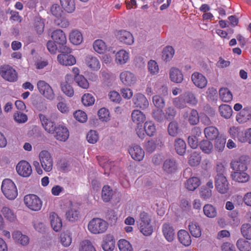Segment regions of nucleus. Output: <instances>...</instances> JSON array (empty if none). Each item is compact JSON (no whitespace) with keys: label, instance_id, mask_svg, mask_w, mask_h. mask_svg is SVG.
Returning a JSON list of instances; mask_svg holds the SVG:
<instances>
[{"label":"nucleus","instance_id":"864d4df0","mask_svg":"<svg viewBox=\"0 0 251 251\" xmlns=\"http://www.w3.org/2000/svg\"><path fill=\"white\" fill-rule=\"evenodd\" d=\"M236 245L240 251H251L250 243L243 239H239L237 242Z\"/></svg>","mask_w":251,"mask_h":251},{"label":"nucleus","instance_id":"774afa93","mask_svg":"<svg viewBox=\"0 0 251 251\" xmlns=\"http://www.w3.org/2000/svg\"><path fill=\"white\" fill-rule=\"evenodd\" d=\"M94 97L90 94H85L81 98L82 103L85 106H90L93 105L95 102Z\"/></svg>","mask_w":251,"mask_h":251},{"label":"nucleus","instance_id":"1a4fd4ad","mask_svg":"<svg viewBox=\"0 0 251 251\" xmlns=\"http://www.w3.org/2000/svg\"><path fill=\"white\" fill-rule=\"evenodd\" d=\"M133 103L135 107L145 110L149 105V101L146 97L142 94H135L132 99Z\"/></svg>","mask_w":251,"mask_h":251},{"label":"nucleus","instance_id":"c9c22d12","mask_svg":"<svg viewBox=\"0 0 251 251\" xmlns=\"http://www.w3.org/2000/svg\"><path fill=\"white\" fill-rule=\"evenodd\" d=\"M113 191L108 185H105L103 187L101 191V199L105 202H109L112 198Z\"/></svg>","mask_w":251,"mask_h":251},{"label":"nucleus","instance_id":"49530a36","mask_svg":"<svg viewBox=\"0 0 251 251\" xmlns=\"http://www.w3.org/2000/svg\"><path fill=\"white\" fill-rule=\"evenodd\" d=\"M93 48L96 52L101 54L106 50V46L102 40L98 39L94 42Z\"/></svg>","mask_w":251,"mask_h":251},{"label":"nucleus","instance_id":"20e7f679","mask_svg":"<svg viewBox=\"0 0 251 251\" xmlns=\"http://www.w3.org/2000/svg\"><path fill=\"white\" fill-rule=\"evenodd\" d=\"M0 74L4 79L10 82L16 81L18 78L16 71L9 65L1 67Z\"/></svg>","mask_w":251,"mask_h":251},{"label":"nucleus","instance_id":"680f3d73","mask_svg":"<svg viewBox=\"0 0 251 251\" xmlns=\"http://www.w3.org/2000/svg\"><path fill=\"white\" fill-rule=\"evenodd\" d=\"M79 251H96V250L89 240H85L80 243Z\"/></svg>","mask_w":251,"mask_h":251},{"label":"nucleus","instance_id":"4d7b16f0","mask_svg":"<svg viewBox=\"0 0 251 251\" xmlns=\"http://www.w3.org/2000/svg\"><path fill=\"white\" fill-rule=\"evenodd\" d=\"M154 105L158 109H163L165 105L164 99L159 95H155L152 97Z\"/></svg>","mask_w":251,"mask_h":251},{"label":"nucleus","instance_id":"473e14b6","mask_svg":"<svg viewBox=\"0 0 251 251\" xmlns=\"http://www.w3.org/2000/svg\"><path fill=\"white\" fill-rule=\"evenodd\" d=\"M201 184L200 179L197 177L189 178L185 183V187L189 191H194Z\"/></svg>","mask_w":251,"mask_h":251},{"label":"nucleus","instance_id":"cd10ccee","mask_svg":"<svg viewBox=\"0 0 251 251\" xmlns=\"http://www.w3.org/2000/svg\"><path fill=\"white\" fill-rule=\"evenodd\" d=\"M32 104L37 110L44 111L47 109L44 100L40 96H36L32 98Z\"/></svg>","mask_w":251,"mask_h":251},{"label":"nucleus","instance_id":"c85d7f7f","mask_svg":"<svg viewBox=\"0 0 251 251\" xmlns=\"http://www.w3.org/2000/svg\"><path fill=\"white\" fill-rule=\"evenodd\" d=\"M231 176L233 180L242 183L247 182L250 178L249 176L246 173L241 171L231 173Z\"/></svg>","mask_w":251,"mask_h":251},{"label":"nucleus","instance_id":"393cba45","mask_svg":"<svg viewBox=\"0 0 251 251\" xmlns=\"http://www.w3.org/2000/svg\"><path fill=\"white\" fill-rule=\"evenodd\" d=\"M163 234L169 242H172L174 239L175 231L173 227L170 224L165 223L162 226Z\"/></svg>","mask_w":251,"mask_h":251},{"label":"nucleus","instance_id":"5701e85b","mask_svg":"<svg viewBox=\"0 0 251 251\" xmlns=\"http://www.w3.org/2000/svg\"><path fill=\"white\" fill-rule=\"evenodd\" d=\"M169 75L171 80L174 82L181 83L183 80V75L182 72L176 68H171Z\"/></svg>","mask_w":251,"mask_h":251},{"label":"nucleus","instance_id":"6e6552de","mask_svg":"<svg viewBox=\"0 0 251 251\" xmlns=\"http://www.w3.org/2000/svg\"><path fill=\"white\" fill-rule=\"evenodd\" d=\"M215 185L217 190L221 194H226L229 189L228 182L225 176H215Z\"/></svg>","mask_w":251,"mask_h":251},{"label":"nucleus","instance_id":"052dcab7","mask_svg":"<svg viewBox=\"0 0 251 251\" xmlns=\"http://www.w3.org/2000/svg\"><path fill=\"white\" fill-rule=\"evenodd\" d=\"M140 231L145 236H149L151 234L153 231V228L151 225V223L143 224L139 225Z\"/></svg>","mask_w":251,"mask_h":251},{"label":"nucleus","instance_id":"37998d69","mask_svg":"<svg viewBox=\"0 0 251 251\" xmlns=\"http://www.w3.org/2000/svg\"><path fill=\"white\" fill-rule=\"evenodd\" d=\"M175 50L172 46L166 47L163 50L162 57L164 61H169L173 57Z\"/></svg>","mask_w":251,"mask_h":251},{"label":"nucleus","instance_id":"423d86ee","mask_svg":"<svg viewBox=\"0 0 251 251\" xmlns=\"http://www.w3.org/2000/svg\"><path fill=\"white\" fill-rule=\"evenodd\" d=\"M39 158L41 165L46 172L52 170L53 162L50 154L47 151H42L39 153Z\"/></svg>","mask_w":251,"mask_h":251},{"label":"nucleus","instance_id":"e433bc0d","mask_svg":"<svg viewBox=\"0 0 251 251\" xmlns=\"http://www.w3.org/2000/svg\"><path fill=\"white\" fill-rule=\"evenodd\" d=\"M219 110L221 116L226 119H229L232 115V109L229 105H221L219 107Z\"/></svg>","mask_w":251,"mask_h":251},{"label":"nucleus","instance_id":"4468645a","mask_svg":"<svg viewBox=\"0 0 251 251\" xmlns=\"http://www.w3.org/2000/svg\"><path fill=\"white\" fill-rule=\"evenodd\" d=\"M128 152L132 158L140 161L142 160L145 155V152L141 147L137 145H133L128 150Z\"/></svg>","mask_w":251,"mask_h":251},{"label":"nucleus","instance_id":"603ef678","mask_svg":"<svg viewBox=\"0 0 251 251\" xmlns=\"http://www.w3.org/2000/svg\"><path fill=\"white\" fill-rule=\"evenodd\" d=\"M226 143V139L222 135L219 136L215 139V149L220 152L222 151L225 147Z\"/></svg>","mask_w":251,"mask_h":251},{"label":"nucleus","instance_id":"b1692460","mask_svg":"<svg viewBox=\"0 0 251 251\" xmlns=\"http://www.w3.org/2000/svg\"><path fill=\"white\" fill-rule=\"evenodd\" d=\"M50 224L52 229L56 232L61 230L62 227V220L57 214L53 213L50 216Z\"/></svg>","mask_w":251,"mask_h":251},{"label":"nucleus","instance_id":"69168bd1","mask_svg":"<svg viewBox=\"0 0 251 251\" xmlns=\"http://www.w3.org/2000/svg\"><path fill=\"white\" fill-rule=\"evenodd\" d=\"M1 212L4 217L10 222H13L15 220L16 216L13 212L8 207H3L1 210Z\"/></svg>","mask_w":251,"mask_h":251},{"label":"nucleus","instance_id":"dca6fc26","mask_svg":"<svg viewBox=\"0 0 251 251\" xmlns=\"http://www.w3.org/2000/svg\"><path fill=\"white\" fill-rule=\"evenodd\" d=\"M54 137L59 141H65L69 136V132L66 127L62 125L58 126L54 130Z\"/></svg>","mask_w":251,"mask_h":251},{"label":"nucleus","instance_id":"bb28decb","mask_svg":"<svg viewBox=\"0 0 251 251\" xmlns=\"http://www.w3.org/2000/svg\"><path fill=\"white\" fill-rule=\"evenodd\" d=\"M179 241L185 246H188L191 243V236L188 232L185 230H180L178 232Z\"/></svg>","mask_w":251,"mask_h":251},{"label":"nucleus","instance_id":"6e6d98bb","mask_svg":"<svg viewBox=\"0 0 251 251\" xmlns=\"http://www.w3.org/2000/svg\"><path fill=\"white\" fill-rule=\"evenodd\" d=\"M34 28L37 33L41 34L43 33L44 29V22L40 17H36L34 20Z\"/></svg>","mask_w":251,"mask_h":251},{"label":"nucleus","instance_id":"39448f33","mask_svg":"<svg viewBox=\"0 0 251 251\" xmlns=\"http://www.w3.org/2000/svg\"><path fill=\"white\" fill-rule=\"evenodd\" d=\"M37 88L40 93L45 97L52 100L54 98V94L50 85L44 80H39L37 82Z\"/></svg>","mask_w":251,"mask_h":251},{"label":"nucleus","instance_id":"f257e3e1","mask_svg":"<svg viewBox=\"0 0 251 251\" xmlns=\"http://www.w3.org/2000/svg\"><path fill=\"white\" fill-rule=\"evenodd\" d=\"M108 224L105 221L100 218H94L88 224L89 230L94 234L103 233L108 228Z\"/></svg>","mask_w":251,"mask_h":251},{"label":"nucleus","instance_id":"e2e57ef3","mask_svg":"<svg viewBox=\"0 0 251 251\" xmlns=\"http://www.w3.org/2000/svg\"><path fill=\"white\" fill-rule=\"evenodd\" d=\"M200 121L198 112L196 110L192 109L189 114L188 117L189 123L192 125L197 124Z\"/></svg>","mask_w":251,"mask_h":251},{"label":"nucleus","instance_id":"7ed1b4c3","mask_svg":"<svg viewBox=\"0 0 251 251\" xmlns=\"http://www.w3.org/2000/svg\"><path fill=\"white\" fill-rule=\"evenodd\" d=\"M24 202L27 207L33 211L39 210L42 205L41 200L34 194H29L25 196Z\"/></svg>","mask_w":251,"mask_h":251},{"label":"nucleus","instance_id":"a19ab883","mask_svg":"<svg viewBox=\"0 0 251 251\" xmlns=\"http://www.w3.org/2000/svg\"><path fill=\"white\" fill-rule=\"evenodd\" d=\"M189 230L192 235L195 237L198 238L201 236V229L196 222H192L189 224Z\"/></svg>","mask_w":251,"mask_h":251},{"label":"nucleus","instance_id":"412c9836","mask_svg":"<svg viewBox=\"0 0 251 251\" xmlns=\"http://www.w3.org/2000/svg\"><path fill=\"white\" fill-rule=\"evenodd\" d=\"M251 119V107H247L242 109L236 116V120L239 123H243Z\"/></svg>","mask_w":251,"mask_h":251},{"label":"nucleus","instance_id":"8fccbe9b","mask_svg":"<svg viewBox=\"0 0 251 251\" xmlns=\"http://www.w3.org/2000/svg\"><path fill=\"white\" fill-rule=\"evenodd\" d=\"M144 129L146 133L149 136H153L156 131L154 124L151 121L146 122L144 124Z\"/></svg>","mask_w":251,"mask_h":251},{"label":"nucleus","instance_id":"0eeeda50","mask_svg":"<svg viewBox=\"0 0 251 251\" xmlns=\"http://www.w3.org/2000/svg\"><path fill=\"white\" fill-rule=\"evenodd\" d=\"M247 157L242 156L236 160L232 161L230 163L231 168L234 172H245L247 169Z\"/></svg>","mask_w":251,"mask_h":251},{"label":"nucleus","instance_id":"f03ea898","mask_svg":"<svg viewBox=\"0 0 251 251\" xmlns=\"http://www.w3.org/2000/svg\"><path fill=\"white\" fill-rule=\"evenodd\" d=\"M1 191L9 200H14L18 195L17 190L14 183L10 179H5L1 185Z\"/></svg>","mask_w":251,"mask_h":251},{"label":"nucleus","instance_id":"2f4dec72","mask_svg":"<svg viewBox=\"0 0 251 251\" xmlns=\"http://www.w3.org/2000/svg\"><path fill=\"white\" fill-rule=\"evenodd\" d=\"M67 219L71 222H75L77 221L79 216V212L76 207L72 206L66 213Z\"/></svg>","mask_w":251,"mask_h":251},{"label":"nucleus","instance_id":"4c0bfd02","mask_svg":"<svg viewBox=\"0 0 251 251\" xmlns=\"http://www.w3.org/2000/svg\"><path fill=\"white\" fill-rule=\"evenodd\" d=\"M220 99L224 102H229L232 100V94L227 88H222L219 90Z\"/></svg>","mask_w":251,"mask_h":251},{"label":"nucleus","instance_id":"bf43d9fd","mask_svg":"<svg viewBox=\"0 0 251 251\" xmlns=\"http://www.w3.org/2000/svg\"><path fill=\"white\" fill-rule=\"evenodd\" d=\"M242 235L248 240L251 239V225L249 224H244L241 227Z\"/></svg>","mask_w":251,"mask_h":251},{"label":"nucleus","instance_id":"79ce46f5","mask_svg":"<svg viewBox=\"0 0 251 251\" xmlns=\"http://www.w3.org/2000/svg\"><path fill=\"white\" fill-rule=\"evenodd\" d=\"M128 53L124 50H120L116 54V62L120 64H124L128 59Z\"/></svg>","mask_w":251,"mask_h":251},{"label":"nucleus","instance_id":"72a5a7b5","mask_svg":"<svg viewBox=\"0 0 251 251\" xmlns=\"http://www.w3.org/2000/svg\"><path fill=\"white\" fill-rule=\"evenodd\" d=\"M180 132L178 123L176 121L171 122L168 126V132L173 137H176Z\"/></svg>","mask_w":251,"mask_h":251},{"label":"nucleus","instance_id":"f704fd0d","mask_svg":"<svg viewBox=\"0 0 251 251\" xmlns=\"http://www.w3.org/2000/svg\"><path fill=\"white\" fill-rule=\"evenodd\" d=\"M62 8L68 13L73 12L75 9V0H60Z\"/></svg>","mask_w":251,"mask_h":251},{"label":"nucleus","instance_id":"a211bd4d","mask_svg":"<svg viewBox=\"0 0 251 251\" xmlns=\"http://www.w3.org/2000/svg\"><path fill=\"white\" fill-rule=\"evenodd\" d=\"M85 63L88 67L94 71L98 70L100 67L99 59L95 56L88 55L85 58Z\"/></svg>","mask_w":251,"mask_h":251},{"label":"nucleus","instance_id":"7c9ffc66","mask_svg":"<svg viewBox=\"0 0 251 251\" xmlns=\"http://www.w3.org/2000/svg\"><path fill=\"white\" fill-rule=\"evenodd\" d=\"M204 133L205 137L208 140H213L219 137V131L214 126H210L205 128Z\"/></svg>","mask_w":251,"mask_h":251},{"label":"nucleus","instance_id":"f8f14e48","mask_svg":"<svg viewBox=\"0 0 251 251\" xmlns=\"http://www.w3.org/2000/svg\"><path fill=\"white\" fill-rule=\"evenodd\" d=\"M38 117L45 130L50 133H54L57 127L54 123L43 114H39Z\"/></svg>","mask_w":251,"mask_h":251},{"label":"nucleus","instance_id":"c756f323","mask_svg":"<svg viewBox=\"0 0 251 251\" xmlns=\"http://www.w3.org/2000/svg\"><path fill=\"white\" fill-rule=\"evenodd\" d=\"M132 121L137 125H142L146 120L145 115L139 110H134L131 113Z\"/></svg>","mask_w":251,"mask_h":251},{"label":"nucleus","instance_id":"9d476101","mask_svg":"<svg viewBox=\"0 0 251 251\" xmlns=\"http://www.w3.org/2000/svg\"><path fill=\"white\" fill-rule=\"evenodd\" d=\"M18 174L23 177H28L32 173L30 165L26 161H20L16 166Z\"/></svg>","mask_w":251,"mask_h":251},{"label":"nucleus","instance_id":"58836bf2","mask_svg":"<svg viewBox=\"0 0 251 251\" xmlns=\"http://www.w3.org/2000/svg\"><path fill=\"white\" fill-rule=\"evenodd\" d=\"M199 146L201 151L205 153H210L213 150L212 143L208 140H203L199 143Z\"/></svg>","mask_w":251,"mask_h":251},{"label":"nucleus","instance_id":"09e8293b","mask_svg":"<svg viewBox=\"0 0 251 251\" xmlns=\"http://www.w3.org/2000/svg\"><path fill=\"white\" fill-rule=\"evenodd\" d=\"M182 95L186 103L192 105H195L197 103L198 100L192 92L187 91Z\"/></svg>","mask_w":251,"mask_h":251},{"label":"nucleus","instance_id":"13d9d810","mask_svg":"<svg viewBox=\"0 0 251 251\" xmlns=\"http://www.w3.org/2000/svg\"><path fill=\"white\" fill-rule=\"evenodd\" d=\"M118 247L120 251H133L131 245L125 239L119 241Z\"/></svg>","mask_w":251,"mask_h":251},{"label":"nucleus","instance_id":"ddd939ff","mask_svg":"<svg viewBox=\"0 0 251 251\" xmlns=\"http://www.w3.org/2000/svg\"><path fill=\"white\" fill-rule=\"evenodd\" d=\"M191 80L194 84L199 88H205L207 84V80L201 73L194 72L191 75Z\"/></svg>","mask_w":251,"mask_h":251},{"label":"nucleus","instance_id":"c03bdc74","mask_svg":"<svg viewBox=\"0 0 251 251\" xmlns=\"http://www.w3.org/2000/svg\"><path fill=\"white\" fill-rule=\"evenodd\" d=\"M203 211L205 215L207 217L212 218L217 216L216 209L211 204H205L203 208Z\"/></svg>","mask_w":251,"mask_h":251},{"label":"nucleus","instance_id":"4be33fe9","mask_svg":"<svg viewBox=\"0 0 251 251\" xmlns=\"http://www.w3.org/2000/svg\"><path fill=\"white\" fill-rule=\"evenodd\" d=\"M115 243L113 236L108 234L104 238L101 247L104 251H113L115 248Z\"/></svg>","mask_w":251,"mask_h":251},{"label":"nucleus","instance_id":"9b49d317","mask_svg":"<svg viewBox=\"0 0 251 251\" xmlns=\"http://www.w3.org/2000/svg\"><path fill=\"white\" fill-rule=\"evenodd\" d=\"M117 39L121 42L126 45H130L134 42L132 34L129 31L125 30H121L115 34Z\"/></svg>","mask_w":251,"mask_h":251},{"label":"nucleus","instance_id":"aec40b11","mask_svg":"<svg viewBox=\"0 0 251 251\" xmlns=\"http://www.w3.org/2000/svg\"><path fill=\"white\" fill-rule=\"evenodd\" d=\"M58 62L63 65L71 66L76 63L75 57L71 54H60L57 56Z\"/></svg>","mask_w":251,"mask_h":251},{"label":"nucleus","instance_id":"de8ad7c7","mask_svg":"<svg viewBox=\"0 0 251 251\" xmlns=\"http://www.w3.org/2000/svg\"><path fill=\"white\" fill-rule=\"evenodd\" d=\"M54 23L62 28L66 27L69 25V20L66 18L65 13L56 17V19L54 20Z\"/></svg>","mask_w":251,"mask_h":251},{"label":"nucleus","instance_id":"f3484780","mask_svg":"<svg viewBox=\"0 0 251 251\" xmlns=\"http://www.w3.org/2000/svg\"><path fill=\"white\" fill-rule=\"evenodd\" d=\"M51 38L53 41L59 45H66L67 38L64 32L61 29H57L51 33Z\"/></svg>","mask_w":251,"mask_h":251},{"label":"nucleus","instance_id":"a18cd8bd","mask_svg":"<svg viewBox=\"0 0 251 251\" xmlns=\"http://www.w3.org/2000/svg\"><path fill=\"white\" fill-rule=\"evenodd\" d=\"M201 160V156L200 154L196 151L192 152L188 159L189 164L193 167H195L199 165Z\"/></svg>","mask_w":251,"mask_h":251},{"label":"nucleus","instance_id":"338daca9","mask_svg":"<svg viewBox=\"0 0 251 251\" xmlns=\"http://www.w3.org/2000/svg\"><path fill=\"white\" fill-rule=\"evenodd\" d=\"M75 81L79 86L83 89H87L89 87V83L83 75H76L75 77Z\"/></svg>","mask_w":251,"mask_h":251},{"label":"nucleus","instance_id":"6ab92c4d","mask_svg":"<svg viewBox=\"0 0 251 251\" xmlns=\"http://www.w3.org/2000/svg\"><path fill=\"white\" fill-rule=\"evenodd\" d=\"M120 78L122 82L126 85L130 86L136 81L134 75L129 71H125L121 73Z\"/></svg>","mask_w":251,"mask_h":251},{"label":"nucleus","instance_id":"3c124183","mask_svg":"<svg viewBox=\"0 0 251 251\" xmlns=\"http://www.w3.org/2000/svg\"><path fill=\"white\" fill-rule=\"evenodd\" d=\"M105 218L110 225H113L116 223L118 217L116 212L113 209H110L106 213Z\"/></svg>","mask_w":251,"mask_h":251},{"label":"nucleus","instance_id":"0e129e2a","mask_svg":"<svg viewBox=\"0 0 251 251\" xmlns=\"http://www.w3.org/2000/svg\"><path fill=\"white\" fill-rule=\"evenodd\" d=\"M60 241L64 247H68L72 242V237L69 232L62 233L60 235Z\"/></svg>","mask_w":251,"mask_h":251},{"label":"nucleus","instance_id":"5fc2aeb1","mask_svg":"<svg viewBox=\"0 0 251 251\" xmlns=\"http://www.w3.org/2000/svg\"><path fill=\"white\" fill-rule=\"evenodd\" d=\"M163 109H154L152 110V116L153 118L157 122L162 123L164 120L165 117Z\"/></svg>","mask_w":251,"mask_h":251},{"label":"nucleus","instance_id":"ea45409f","mask_svg":"<svg viewBox=\"0 0 251 251\" xmlns=\"http://www.w3.org/2000/svg\"><path fill=\"white\" fill-rule=\"evenodd\" d=\"M70 40L74 45H79L83 40L82 35L77 30L73 31L70 34Z\"/></svg>","mask_w":251,"mask_h":251},{"label":"nucleus","instance_id":"a878e982","mask_svg":"<svg viewBox=\"0 0 251 251\" xmlns=\"http://www.w3.org/2000/svg\"><path fill=\"white\" fill-rule=\"evenodd\" d=\"M175 149L180 155H183L186 151V144L185 142L182 139L177 138L174 141Z\"/></svg>","mask_w":251,"mask_h":251},{"label":"nucleus","instance_id":"2eb2a0df","mask_svg":"<svg viewBox=\"0 0 251 251\" xmlns=\"http://www.w3.org/2000/svg\"><path fill=\"white\" fill-rule=\"evenodd\" d=\"M162 168L166 173L172 174L177 171L178 164L174 158H168L164 161Z\"/></svg>","mask_w":251,"mask_h":251}]
</instances>
